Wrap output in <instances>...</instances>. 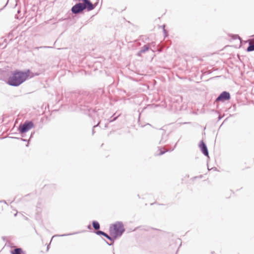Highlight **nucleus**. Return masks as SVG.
<instances>
[{
  "label": "nucleus",
  "mask_w": 254,
  "mask_h": 254,
  "mask_svg": "<svg viewBox=\"0 0 254 254\" xmlns=\"http://www.w3.org/2000/svg\"><path fill=\"white\" fill-rule=\"evenodd\" d=\"M99 124H100V122H99V123H98L96 125H95V126H93V129H92V134H93H93H94V133H95V131H94V128H95V127H97V126L99 125Z\"/></svg>",
  "instance_id": "obj_22"
},
{
  "label": "nucleus",
  "mask_w": 254,
  "mask_h": 254,
  "mask_svg": "<svg viewBox=\"0 0 254 254\" xmlns=\"http://www.w3.org/2000/svg\"><path fill=\"white\" fill-rule=\"evenodd\" d=\"M107 235V234L104 232L103 234L102 235V236H103L105 237Z\"/></svg>",
  "instance_id": "obj_24"
},
{
  "label": "nucleus",
  "mask_w": 254,
  "mask_h": 254,
  "mask_svg": "<svg viewBox=\"0 0 254 254\" xmlns=\"http://www.w3.org/2000/svg\"><path fill=\"white\" fill-rule=\"evenodd\" d=\"M199 146L202 153L204 154V155H205V156H208L209 153L207 146L203 140L200 141Z\"/></svg>",
  "instance_id": "obj_8"
},
{
  "label": "nucleus",
  "mask_w": 254,
  "mask_h": 254,
  "mask_svg": "<svg viewBox=\"0 0 254 254\" xmlns=\"http://www.w3.org/2000/svg\"><path fill=\"white\" fill-rule=\"evenodd\" d=\"M219 120H220L221 119V117H220V116L219 117Z\"/></svg>",
  "instance_id": "obj_29"
},
{
  "label": "nucleus",
  "mask_w": 254,
  "mask_h": 254,
  "mask_svg": "<svg viewBox=\"0 0 254 254\" xmlns=\"http://www.w3.org/2000/svg\"><path fill=\"white\" fill-rule=\"evenodd\" d=\"M231 98V95L229 92L227 91H223L215 99V102H224L228 101Z\"/></svg>",
  "instance_id": "obj_6"
},
{
  "label": "nucleus",
  "mask_w": 254,
  "mask_h": 254,
  "mask_svg": "<svg viewBox=\"0 0 254 254\" xmlns=\"http://www.w3.org/2000/svg\"><path fill=\"white\" fill-rule=\"evenodd\" d=\"M25 219H26V220H28V218H27V217H26V218H25Z\"/></svg>",
  "instance_id": "obj_30"
},
{
  "label": "nucleus",
  "mask_w": 254,
  "mask_h": 254,
  "mask_svg": "<svg viewBox=\"0 0 254 254\" xmlns=\"http://www.w3.org/2000/svg\"><path fill=\"white\" fill-rule=\"evenodd\" d=\"M254 51V43H249V46L247 48V52H252Z\"/></svg>",
  "instance_id": "obj_14"
},
{
  "label": "nucleus",
  "mask_w": 254,
  "mask_h": 254,
  "mask_svg": "<svg viewBox=\"0 0 254 254\" xmlns=\"http://www.w3.org/2000/svg\"><path fill=\"white\" fill-rule=\"evenodd\" d=\"M11 254H23V251L21 248H17L11 252Z\"/></svg>",
  "instance_id": "obj_11"
},
{
  "label": "nucleus",
  "mask_w": 254,
  "mask_h": 254,
  "mask_svg": "<svg viewBox=\"0 0 254 254\" xmlns=\"http://www.w3.org/2000/svg\"><path fill=\"white\" fill-rule=\"evenodd\" d=\"M125 231V229L122 221H117L109 227L110 234H114V238L121 237Z\"/></svg>",
  "instance_id": "obj_3"
},
{
  "label": "nucleus",
  "mask_w": 254,
  "mask_h": 254,
  "mask_svg": "<svg viewBox=\"0 0 254 254\" xmlns=\"http://www.w3.org/2000/svg\"><path fill=\"white\" fill-rule=\"evenodd\" d=\"M163 32H164V33L165 34V36H167V30L165 29V25H163Z\"/></svg>",
  "instance_id": "obj_21"
},
{
  "label": "nucleus",
  "mask_w": 254,
  "mask_h": 254,
  "mask_svg": "<svg viewBox=\"0 0 254 254\" xmlns=\"http://www.w3.org/2000/svg\"><path fill=\"white\" fill-rule=\"evenodd\" d=\"M34 127V124L31 121L26 120L23 124H21L18 127V130L21 134L25 133Z\"/></svg>",
  "instance_id": "obj_5"
},
{
  "label": "nucleus",
  "mask_w": 254,
  "mask_h": 254,
  "mask_svg": "<svg viewBox=\"0 0 254 254\" xmlns=\"http://www.w3.org/2000/svg\"><path fill=\"white\" fill-rule=\"evenodd\" d=\"M21 136L22 137H25L26 136L25 133L21 134Z\"/></svg>",
  "instance_id": "obj_27"
},
{
  "label": "nucleus",
  "mask_w": 254,
  "mask_h": 254,
  "mask_svg": "<svg viewBox=\"0 0 254 254\" xmlns=\"http://www.w3.org/2000/svg\"><path fill=\"white\" fill-rule=\"evenodd\" d=\"M35 133V132H33L31 133L30 135V137L29 138V139H25V138H21L20 139L23 141H25V142H28L29 141V140H30V139L33 137V134Z\"/></svg>",
  "instance_id": "obj_17"
},
{
  "label": "nucleus",
  "mask_w": 254,
  "mask_h": 254,
  "mask_svg": "<svg viewBox=\"0 0 254 254\" xmlns=\"http://www.w3.org/2000/svg\"><path fill=\"white\" fill-rule=\"evenodd\" d=\"M111 236H112V237H111L110 236H109V235H107L105 237L107 239H108V240H109L110 241H112V243H109L108 241H107L105 239H103L104 241L106 243V244L107 245H108L109 246H111L113 244H114V240L117 239L118 238H114V234H110Z\"/></svg>",
  "instance_id": "obj_10"
},
{
  "label": "nucleus",
  "mask_w": 254,
  "mask_h": 254,
  "mask_svg": "<svg viewBox=\"0 0 254 254\" xmlns=\"http://www.w3.org/2000/svg\"><path fill=\"white\" fill-rule=\"evenodd\" d=\"M67 98H69L68 102L73 105H76V108H78L79 110L84 112L90 111L91 109L88 105L89 102H86L85 100L83 95L76 93H68L65 94ZM68 101V100H67Z\"/></svg>",
  "instance_id": "obj_2"
},
{
  "label": "nucleus",
  "mask_w": 254,
  "mask_h": 254,
  "mask_svg": "<svg viewBox=\"0 0 254 254\" xmlns=\"http://www.w3.org/2000/svg\"><path fill=\"white\" fill-rule=\"evenodd\" d=\"M77 233H73V234H63V235H59L60 236H62V237H63V236H68V235H71L72 234H77Z\"/></svg>",
  "instance_id": "obj_23"
},
{
  "label": "nucleus",
  "mask_w": 254,
  "mask_h": 254,
  "mask_svg": "<svg viewBox=\"0 0 254 254\" xmlns=\"http://www.w3.org/2000/svg\"><path fill=\"white\" fill-rule=\"evenodd\" d=\"M49 250V246L47 247V250Z\"/></svg>",
  "instance_id": "obj_31"
},
{
  "label": "nucleus",
  "mask_w": 254,
  "mask_h": 254,
  "mask_svg": "<svg viewBox=\"0 0 254 254\" xmlns=\"http://www.w3.org/2000/svg\"><path fill=\"white\" fill-rule=\"evenodd\" d=\"M176 145H177V143H176V144L175 145L174 147L173 148H172L171 149H169V150H165L162 151V150L160 149V152L159 153V155H162L164 154L166 152L172 151L174 150V149L176 147Z\"/></svg>",
  "instance_id": "obj_15"
},
{
  "label": "nucleus",
  "mask_w": 254,
  "mask_h": 254,
  "mask_svg": "<svg viewBox=\"0 0 254 254\" xmlns=\"http://www.w3.org/2000/svg\"><path fill=\"white\" fill-rule=\"evenodd\" d=\"M30 73L29 69L26 71L16 69L8 77L7 83L11 86L17 87L25 82L29 77L31 78L33 76V73L32 75H30Z\"/></svg>",
  "instance_id": "obj_1"
},
{
  "label": "nucleus",
  "mask_w": 254,
  "mask_h": 254,
  "mask_svg": "<svg viewBox=\"0 0 254 254\" xmlns=\"http://www.w3.org/2000/svg\"><path fill=\"white\" fill-rule=\"evenodd\" d=\"M108 127V123H107V124H105V128H107V127Z\"/></svg>",
  "instance_id": "obj_28"
},
{
  "label": "nucleus",
  "mask_w": 254,
  "mask_h": 254,
  "mask_svg": "<svg viewBox=\"0 0 254 254\" xmlns=\"http://www.w3.org/2000/svg\"><path fill=\"white\" fill-rule=\"evenodd\" d=\"M167 138H168L167 135H163L161 140L160 141V144L165 143L166 142Z\"/></svg>",
  "instance_id": "obj_16"
},
{
  "label": "nucleus",
  "mask_w": 254,
  "mask_h": 254,
  "mask_svg": "<svg viewBox=\"0 0 254 254\" xmlns=\"http://www.w3.org/2000/svg\"><path fill=\"white\" fill-rule=\"evenodd\" d=\"M82 2V3L86 4L88 6V11H91L93 10L96 6L97 5L98 2H96L94 4H93L90 0H81Z\"/></svg>",
  "instance_id": "obj_7"
},
{
  "label": "nucleus",
  "mask_w": 254,
  "mask_h": 254,
  "mask_svg": "<svg viewBox=\"0 0 254 254\" xmlns=\"http://www.w3.org/2000/svg\"><path fill=\"white\" fill-rule=\"evenodd\" d=\"M87 228L88 229H91V225L90 224L87 226Z\"/></svg>",
  "instance_id": "obj_26"
},
{
  "label": "nucleus",
  "mask_w": 254,
  "mask_h": 254,
  "mask_svg": "<svg viewBox=\"0 0 254 254\" xmlns=\"http://www.w3.org/2000/svg\"><path fill=\"white\" fill-rule=\"evenodd\" d=\"M111 236H112V237H111L110 236H109V235H107L105 237L107 239H108V240H109L110 241H112V243H109L108 241H107L105 239H103L104 241L106 243V244L107 245H108L109 246H111L113 244H114V240L117 239L118 238H114V234H110Z\"/></svg>",
  "instance_id": "obj_9"
},
{
  "label": "nucleus",
  "mask_w": 254,
  "mask_h": 254,
  "mask_svg": "<svg viewBox=\"0 0 254 254\" xmlns=\"http://www.w3.org/2000/svg\"><path fill=\"white\" fill-rule=\"evenodd\" d=\"M149 45L148 44L144 45L140 50V53H145L149 49Z\"/></svg>",
  "instance_id": "obj_13"
},
{
  "label": "nucleus",
  "mask_w": 254,
  "mask_h": 254,
  "mask_svg": "<svg viewBox=\"0 0 254 254\" xmlns=\"http://www.w3.org/2000/svg\"><path fill=\"white\" fill-rule=\"evenodd\" d=\"M103 232H104L103 231L99 230L94 231V233L96 235H99V236H102V235L103 234Z\"/></svg>",
  "instance_id": "obj_19"
},
{
  "label": "nucleus",
  "mask_w": 254,
  "mask_h": 254,
  "mask_svg": "<svg viewBox=\"0 0 254 254\" xmlns=\"http://www.w3.org/2000/svg\"><path fill=\"white\" fill-rule=\"evenodd\" d=\"M142 53H140V50L139 51V52L137 53V56H141V54H142Z\"/></svg>",
  "instance_id": "obj_25"
},
{
  "label": "nucleus",
  "mask_w": 254,
  "mask_h": 254,
  "mask_svg": "<svg viewBox=\"0 0 254 254\" xmlns=\"http://www.w3.org/2000/svg\"><path fill=\"white\" fill-rule=\"evenodd\" d=\"M118 117V116L113 117V116L112 117H111L110 119H109L108 120V122L109 123L113 122L114 121H116Z\"/></svg>",
  "instance_id": "obj_18"
},
{
  "label": "nucleus",
  "mask_w": 254,
  "mask_h": 254,
  "mask_svg": "<svg viewBox=\"0 0 254 254\" xmlns=\"http://www.w3.org/2000/svg\"><path fill=\"white\" fill-rule=\"evenodd\" d=\"M92 225L95 231H97L100 228V224L97 221H93L92 222Z\"/></svg>",
  "instance_id": "obj_12"
},
{
  "label": "nucleus",
  "mask_w": 254,
  "mask_h": 254,
  "mask_svg": "<svg viewBox=\"0 0 254 254\" xmlns=\"http://www.w3.org/2000/svg\"><path fill=\"white\" fill-rule=\"evenodd\" d=\"M232 38L233 39H239L240 41L241 40V38L239 36V35H233L232 36Z\"/></svg>",
  "instance_id": "obj_20"
},
{
  "label": "nucleus",
  "mask_w": 254,
  "mask_h": 254,
  "mask_svg": "<svg viewBox=\"0 0 254 254\" xmlns=\"http://www.w3.org/2000/svg\"><path fill=\"white\" fill-rule=\"evenodd\" d=\"M85 9L88 11V6L82 2H79L71 7V11L73 14L76 15L82 13Z\"/></svg>",
  "instance_id": "obj_4"
}]
</instances>
